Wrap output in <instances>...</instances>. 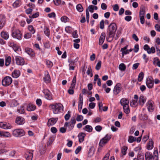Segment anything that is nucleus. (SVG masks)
<instances>
[{
  "instance_id": "1",
  "label": "nucleus",
  "mask_w": 160,
  "mask_h": 160,
  "mask_svg": "<svg viewBox=\"0 0 160 160\" xmlns=\"http://www.w3.org/2000/svg\"><path fill=\"white\" fill-rule=\"evenodd\" d=\"M117 29V25L114 23H112L108 26L107 32L109 38H113Z\"/></svg>"
},
{
  "instance_id": "2",
  "label": "nucleus",
  "mask_w": 160,
  "mask_h": 160,
  "mask_svg": "<svg viewBox=\"0 0 160 160\" xmlns=\"http://www.w3.org/2000/svg\"><path fill=\"white\" fill-rule=\"evenodd\" d=\"M146 160H158V151H154L153 155L150 152H147L145 154Z\"/></svg>"
},
{
  "instance_id": "3",
  "label": "nucleus",
  "mask_w": 160,
  "mask_h": 160,
  "mask_svg": "<svg viewBox=\"0 0 160 160\" xmlns=\"http://www.w3.org/2000/svg\"><path fill=\"white\" fill-rule=\"evenodd\" d=\"M63 107V105L60 103H55L49 106V108L52 110L54 114H58L61 112Z\"/></svg>"
},
{
  "instance_id": "4",
  "label": "nucleus",
  "mask_w": 160,
  "mask_h": 160,
  "mask_svg": "<svg viewBox=\"0 0 160 160\" xmlns=\"http://www.w3.org/2000/svg\"><path fill=\"white\" fill-rule=\"evenodd\" d=\"M76 122L74 118H72L69 122H66L64 125V127H68L69 130H71L73 128Z\"/></svg>"
},
{
  "instance_id": "5",
  "label": "nucleus",
  "mask_w": 160,
  "mask_h": 160,
  "mask_svg": "<svg viewBox=\"0 0 160 160\" xmlns=\"http://www.w3.org/2000/svg\"><path fill=\"white\" fill-rule=\"evenodd\" d=\"M111 135L107 134L103 138H102L99 143V145L102 147L105 144L107 143L111 138Z\"/></svg>"
},
{
  "instance_id": "6",
  "label": "nucleus",
  "mask_w": 160,
  "mask_h": 160,
  "mask_svg": "<svg viewBox=\"0 0 160 160\" xmlns=\"http://www.w3.org/2000/svg\"><path fill=\"white\" fill-rule=\"evenodd\" d=\"M25 134V132L22 129H15L13 132V135L16 137H22Z\"/></svg>"
},
{
  "instance_id": "7",
  "label": "nucleus",
  "mask_w": 160,
  "mask_h": 160,
  "mask_svg": "<svg viewBox=\"0 0 160 160\" xmlns=\"http://www.w3.org/2000/svg\"><path fill=\"white\" fill-rule=\"evenodd\" d=\"M12 82V79L9 76H6L2 81V84L4 86L9 85Z\"/></svg>"
},
{
  "instance_id": "8",
  "label": "nucleus",
  "mask_w": 160,
  "mask_h": 160,
  "mask_svg": "<svg viewBox=\"0 0 160 160\" xmlns=\"http://www.w3.org/2000/svg\"><path fill=\"white\" fill-rule=\"evenodd\" d=\"M144 49L147 51V53L148 54H150L151 53H154L155 52V49L154 47H152L151 48L147 44H145L143 47Z\"/></svg>"
},
{
  "instance_id": "9",
  "label": "nucleus",
  "mask_w": 160,
  "mask_h": 160,
  "mask_svg": "<svg viewBox=\"0 0 160 160\" xmlns=\"http://www.w3.org/2000/svg\"><path fill=\"white\" fill-rule=\"evenodd\" d=\"M154 102L151 100L148 101L147 103V106L148 111L149 112H152L154 108V105H153Z\"/></svg>"
},
{
  "instance_id": "10",
  "label": "nucleus",
  "mask_w": 160,
  "mask_h": 160,
  "mask_svg": "<svg viewBox=\"0 0 160 160\" xmlns=\"http://www.w3.org/2000/svg\"><path fill=\"white\" fill-rule=\"evenodd\" d=\"M21 35L20 33V32L19 30H16L12 32V37L18 40H20L21 39Z\"/></svg>"
},
{
  "instance_id": "11",
  "label": "nucleus",
  "mask_w": 160,
  "mask_h": 160,
  "mask_svg": "<svg viewBox=\"0 0 160 160\" xmlns=\"http://www.w3.org/2000/svg\"><path fill=\"white\" fill-rule=\"evenodd\" d=\"M15 60L17 64L19 65H22L24 63V61L23 58L17 56L15 57Z\"/></svg>"
},
{
  "instance_id": "12",
  "label": "nucleus",
  "mask_w": 160,
  "mask_h": 160,
  "mask_svg": "<svg viewBox=\"0 0 160 160\" xmlns=\"http://www.w3.org/2000/svg\"><path fill=\"white\" fill-rule=\"evenodd\" d=\"M121 85L120 83H117L115 86L113 92L114 94L117 95L118 94L121 90Z\"/></svg>"
},
{
  "instance_id": "13",
  "label": "nucleus",
  "mask_w": 160,
  "mask_h": 160,
  "mask_svg": "<svg viewBox=\"0 0 160 160\" xmlns=\"http://www.w3.org/2000/svg\"><path fill=\"white\" fill-rule=\"evenodd\" d=\"M15 122L18 125H22L25 122V120L22 117H18L16 118Z\"/></svg>"
},
{
  "instance_id": "14",
  "label": "nucleus",
  "mask_w": 160,
  "mask_h": 160,
  "mask_svg": "<svg viewBox=\"0 0 160 160\" xmlns=\"http://www.w3.org/2000/svg\"><path fill=\"white\" fill-rule=\"evenodd\" d=\"M58 118H51L49 119L47 123V125L49 127L55 124L58 120Z\"/></svg>"
},
{
  "instance_id": "15",
  "label": "nucleus",
  "mask_w": 160,
  "mask_h": 160,
  "mask_svg": "<svg viewBox=\"0 0 160 160\" xmlns=\"http://www.w3.org/2000/svg\"><path fill=\"white\" fill-rule=\"evenodd\" d=\"M106 37V34L105 32H102L101 34L99 39L98 44L99 45H102L104 42Z\"/></svg>"
},
{
  "instance_id": "16",
  "label": "nucleus",
  "mask_w": 160,
  "mask_h": 160,
  "mask_svg": "<svg viewBox=\"0 0 160 160\" xmlns=\"http://www.w3.org/2000/svg\"><path fill=\"white\" fill-rule=\"evenodd\" d=\"M146 84L148 88H151L153 86V81L151 80L150 78H148L146 81Z\"/></svg>"
},
{
  "instance_id": "17",
  "label": "nucleus",
  "mask_w": 160,
  "mask_h": 160,
  "mask_svg": "<svg viewBox=\"0 0 160 160\" xmlns=\"http://www.w3.org/2000/svg\"><path fill=\"white\" fill-rule=\"evenodd\" d=\"M45 97L47 99L51 100L52 99V97L50 92L47 90L44 91Z\"/></svg>"
},
{
  "instance_id": "18",
  "label": "nucleus",
  "mask_w": 160,
  "mask_h": 160,
  "mask_svg": "<svg viewBox=\"0 0 160 160\" xmlns=\"http://www.w3.org/2000/svg\"><path fill=\"white\" fill-rule=\"evenodd\" d=\"M86 136V134L84 132L80 133L78 135V137L79 138V141L81 143L83 142L84 138Z\"/></svg>"
},
{
  "instance_id": "19",
  "label": "nucleus",
  "mask_w": 160,
  "mask_h": 160,
  "mask_svg": "<svg viewBox=\"0 0 160 160\" xmlns=\"http://www.w3.org/2000/svg\"><path fill=\"white\" fill-rule=\"evenodd\" d=\"M20 74V72L19 70H15L12 73V76L14 78H17L19 77Z\"/></svg>"
},
{
  "instance_id": "20",
  "label": "nucleus",
  "mask_w": 160,
  "mask_h": 160,
  "mask_svg": "<svg viewBox=\"0 0 160 160\" xmlns=\"http://www.w3.org/2000/svg\"><path fill=\"white\" fill-rule=\"evenodd\" d=\"M43 80L46 82H49L50 81V77L48 72H46Z\"/></svg>"
},
{
  "instance_id": "21",
  "label": "nucleus",
  "mask_w": 160,
  "mask_h": 160,
  "mask_svg": "<svg viewBox=\"0 0 160 160\" xmlns=\"http://www.w3.org/2000/svg\"><path fill=\"white\" fill-rule=\"evenodd\" d=\"M145 13V7L143 5H142L140 7L139 12V16H144Z\"/></svg>"
},
{
  "instance_id": "22",
  "label": "nucleus",
  "mask_w": 160,
  "mask_h": 160,
  "mask_svg": "<svg viewBox=\"0 0 160 160\" xmlns=\"http://www.w3.org/2000/svg\"><path fill=\"white\" fill-rule=\"evenodd\" d=\"M1 37L4 39L7 40L8 39L9 35L8 32H6L5 31H3L1 33Z\"/></svg>"
},
{
  "instance_id": "23",
  "label": "nucleus",
  "mask_w": 160,
  "mask_h": 160,
  "mask_svg": "<svg viewBox=\"0 0 160 160\" xmlns=\"http://www.w3.org/2000/svg\"><path fill=\"white\" fill-rule=\"evenodd\" d=\"M120 103L122 106L127 105H128L129 101L125 98H122L120 100Z\"/></svg>"
},
{
  "instance_id": "24",
  "label": "nucleus",
  "mask_w": 160,
  "mask_h": 160,
  "mask_svg": "<svg viewBox=\"0 0 160 160\" xmlns=\"http://www.w3.org/2000/svg\"><path fill=\"white\" fill-rule=\"evenodd\" d=\"M139 100L140 105L142 106L146 101V98L143 96H140L139 97Z\"/></svg>"
},
{
  "instance_id": "25",
  "label": "nucleus",
  "mask_w": 160,
  "mask_h": 160,
  "mask_svg": "<svg viewBox=\"0 0 160 160\" xmlns=\"http://www.w3.org/2000/svg\"><path fill=\"white\" fill-rule=\"evenodd\" d=\"M98 80V82L97 84L98 86H101V79L100 78H98V74H95L94 76V83H96V81Z\"/></svg>"
},
{
  "instance_id": "26",
  "label": "nucleus",
  "mask_w": 160,
  "mask_h": 160,
  "mask_svg": "<svg viewBox=\"0 0 160 160\" xmlns=\"http://www.w3.org/2000/svg\"><path fill=\"white\" fill-rule=\"evenodd\" d=\"M25 51L26 52L31 56L33 57L34 56V54L32 50L30 48H25Z\"/></svg>"
},
{
  "instance_id": "27",
  "label": "nucleus",
  "mask_w": 160,
  "mask_h": 160,
  "mask_svg": "<svg viewBox=\"0 0 160 160\" xmlns=\"http://www.w3.org/2000/svg\"><path fill=\"white\" fill-rule=\"evenodd\" d=\"M36 106L32 104H29L27 107V110L29 111L34 110L36 109Z\"/></svg>"
},
{
  "instance_id": "28",
  "label": "nucleus",
  "mask_w": 160,
  "mask_h": 160,
  "mask_svg": "<svg viewBox=\"0 0 160 160\" xmlns=\"http://www.w3.org/2000/svg\"><path fill=\"white\" fill-rule=\"evenodd\" d=\"M83 129L88 132H91L92 131V128L91 126L87 125L83 128Z\"/></svg>"
},
{
  "instance_id": "29",
  "label": "nucleus",
  "mask_w": 160,
  "mask_h": 160,
  "mask_svg": "<svg viewBox=\"0 0 160 160\" xmlns=\"http://www.w3.org/2000/svg\"><path fill=\"white\" fill-rule=\"evenodd\" d=\"M27 160H32L33 157V154L32 152H29V154H26L25 156Z\"/></svg>"
},
{
  "instance_id": "30",
  "label": "nucleus",
  "mask_w": 160,
  "mask_h": 160,
  "mask_svg": "<svg viewBox=\"0 0 160 160\" xmlns=\"http://www.w3.org/2000/svg\"><path fill=\"white\" fill-rule=\"evenodd\" d=\"M153 142L152 140H151V141L148 143L147 145V149L148 150L152 149L153 147Z\"/></svg>"
},
{
  "instance_id": "31",
  "label": "nucleus",
  "mask_w": 160,
  "mask_h": 160,
  "mask_svg": "<svg viewBox=\"0 0 160 160\" xmlns=\"http://www.w3.org/2000/svg\"><path fill=\"white\" fill-rule=\"evenodd\" d=\"M11 46L12 47L14 51L16 52L17 51H18L20 49L19 47L15 44L14 43H11Z\"/></svg>"
},
{
  "instance_id": "32",
  "label": "nucleus",
  "mask_w": 160,
  "mask_h": 160,
  "mask_svg": "<svg viewBox=\"0 0 160 160\" xmlns=\"http://www.w3.org/2000/svg\"><path fill=\"white\" fill-rule=\"evenodd\" d=\"M87 74L90 76L91 77H92L93 76V74L92 73V70L91 66H89L88 67V70L86 72Z\"/></svg>"
},
{
  "instance_id": "33",
  "label": "nucleus",
  "mask_w": 160,
  "mask_h": 160,
  "mask_svg": "<svg viewBox=\"0 0 160 160\" xmlns=\"http://www.w3.org/2000/svg\"><path fill=\"white\" fill-rule=\"evenodd\" d=\"M123 109L125 113L126 114H128L130 112V110L128 106V105L123 106Z\"/></svg>"
},
{
  "instance_id": "34",
  "label": "nucleus",
  "mask_w": 160,
  "mask_h": 160,
  "mask_svg": "<svg viewBox=\"0 0 160 160\" xmlns=\"http://www.w3.org/2000/svg\"><path fill=\"white\" fill-rule=\"evenodd\" d=\"M119 69L121 71H125L126 69V66L124 63H121L119 66Z\"/></svg>"
},
{
  "instance_id": "35",
  "label": "nucleus",
  "mask_w": 160,
  "mask_h": 160,
  "mask_svg": "<svg viewBox=\"0 0 160 160\" xmlns=\"http://www.w3.org/2000/svg\"><path fill=\"white\" fill-rule=\"evenodd\" d=\"M11 58L10 56L7 57L5 59V65L6 66H8L10 63Z\"/></svg>"
},
{
  "instance_id": "36",
  "label": "nucleus",
  "mask_w": 160,
  "mask_h": 160,
  "mask_svg": "<svg viewBox=\"0 0 160 160\" xmlns=\"http://www.w3.org/2000/svg\"><path fill=\"white\" fill-rule=\"evenodd\" d=\"M44 32L45 34L48 37H49L50 34V32L49 29L46 27L44 29Z\"/></svg>"
},
{
  "instance_id": "37",
  "label": "nucleus",
  "mask_w": 160,
  "mask_h": 160,
  "mask_svg": "<svg viewBox=\"0 0 160 160\" xmlns=\"http://www.w3.org/2000/svg\"><path fill=\"white\" fill-rule=\"evenodd\" d=\"M136 138L135 137H134L132 136H130L129 137L128 139V142L130 143L133 142L134 141H136Z\"/></svg>"
},
{
  "instance_id": "38",
  "label": "nucleus",
  "mask_w": 160,
  "mask_h": 160,
  "mask_svg": "<svg viewBox=\"0 0 160 160\" xmlns=\"http://www.w3.org/2000/svg\"><path fill=\"white\" fill-rule=\"evenodd\" d=\"M5 22L4 19L0 18V29H2L5 25Z\"/></svg>"
},
{
  "instance_id": "39",
  "label": "nucleus",
  "mask_w": 160,
  "mask_h": 160,
  "mask_svg": "<svg viewBox=\"0 0 160 160\" xmlns=\"http://www.w3.org/2000/svg\"><path fill=\"white\" fill-rule=\"evenodd\" d=\"M77 10L80 12H82L83 11V7L81 4H78L76 6Z\"/></svg>"
},
{
  "instance_id": "40",
  "label": "nucleus",
  "mask_w": 160,
  "mask_h": 160,
  "mask_svg": "<svg viewBox=\"0 0 160 160\" xmlns=\"http://www.w3.org/2000/svg\"><path fill=\"white\" fill-rule=\"evenodd\" d=\"M137 100H132L130 102V106L132 107H135L137 105Z\"/></svg>"
},
{
  "instance_id": "41",
  "label": "nucleus",
  "mask_w": 160,
  "mask_h": 160,
  "mask_svg": "<svg viewBox=\"0 0 160 160\" xmlns=\"http://www.w3.org/2000/svg\"><path fill=\"white\" fill-rule=\"evenodd\" d=\"M28 29L32 34H33L35 32V30L32 25H29L28 26Z\"/></svg>"
},
{
  "instance_id": "42",
  "label": "nucleus",
  "mask_w": 160,
  "mask_h": 160,
  "mask_svg": "<svg viewBox=\"0 0 160 160\" xmlns=\"http://www.w3.org/2000/svg\"><path fill=\"white\" fill-rule=\"evenodd\" d=\"M144 74L143 72H141L138 76V80L139 82H141L143 78Z\"/></svg>"
},
{
  "instance_id": "43",
  "label": "nucleus",
  "mask_w": 160,
  "mask_h": 160,
  "mask_svg": "<svg viewBox=\"0 0 160 160\" xmlns=\"http://www.w3.org/2000/svg\"><path fill=\"white\" fill-rule=\"evenodd\" d=\"M54 138H53L52 137H50L48 141L47 146H49L50 145H51L52 143V142L54 141Z\"/></svg>"
},
{
  "instance_id": "44",
  "label": "nucleus",
  "mask_w": 160,
  "mask_h": 160,
  "mask_svg": "<svg viewBox=\"0 0 160 160\" xmlns=\"http://www.w3.org/2000/svg\"><path fill=\"white\" fill-rule=\"evenodd\" d=\"M79 100L78 101V104H82V105L83 103V96L81 93L79 95Z\"/></svg>"
},
{
  "instance_id": "45",
  "label": "nucleus",
  "mask_w": 160,
  "mask_h": 160,
  "mask_svg": "<svg viewBox=\"0 0 160 160\" xmlns=\"http://www.w3.org/2000/svg\"><path fill=\"white\" fill-rule=\"evenodd\" d=\"M101 61H99L97 63L95 67V69L97 70H98L100 69L101 67Z\"/></svg>"
},
{
  "instance_id": "46",
  "label": "nucleus",
  "mask_w": 160,
  "mask_h": 160,
  "mask_svg": "<svg viewBox=\"0 0 160 160\" xmlns=\"http://www.w3.org/2000/svg\"><path fill=\"white\" fill-rule=\"evenodd\" d=\"M1 135L7 137H10L11 136L10 134L8 132H4L1 133Z\"/></svg>"
},
{
  "instance_id": "47",
  "label": "nucleus",
  "mask_w": 160,
  "mask_h": 160,
  "mask_svg": "<svg viewBox=\"0 0 160 160\" xmlns=\"http://www.w3.org/2000/svg\"><path fill=\"white\" fill-rule=\"evenodd\" d=\"M137 158L138 160H144V155H141L138 153L137 156Z\"/></svg>"
},
{
  "instance_id": "48",
  "label": "nucleus",
  "mask_w": 160,
  "mask_h": 160,
  "mask_svg": "<svg viewBox=\"0 0 160 160\" xmlns=\"http://www.w3.org/2000/svg\"><path fill=\"white\" fill-rule=\"evenodd\" d=\"M17 111L20 113H24L25 112V110L23 108V106L21 107L20 108L17 109Z\"/></svg>"
},
{
  "instance_id": "49",
  "label": "nucleus",
  "mask_w": 160,
  "mask_h": 160,
  "mask_svg": "<svg viewBox=\"0 0 160 160\" xmlns=\"http://www.w3.org/2000/svg\"><path fill=\"white\" fill-rule=\"evenodd\" d=\"M39 16V13L38 12H36V13L33 14L31 16H29V17L30 18H35L38 17Z\"/></svg>"
},
{
  "instance_id": "50",
  "label": "nucleus",
  "mask_w": 160,
  "mask_h": 160,
  "mask_svg": "<svg viewBox=\"0 0 160 160\" xmlns=\"http://www.w3.org/2000/svg\"><path fill=\"white\" fill-rule=\"evenodd\" d=\"M68 62L69 63H70L69 65L74 66V64L76 62H77V61L76 60H72L71 59H69L68 60Z\"/></svg>"
},
{
  "instance_id": "51",
  "label": "nucleus",
  "mask_w": 160,
  "mask_h": 160,
  "mask_svg": "<svg viewBox=\"0 0 160 160\" xmlns=\"http://www.w3.org/2000/svg\"><path fill=\"white\" fill-rule=\"evenodd\" d=\"M54 4L56 6H58L62 3L61 0H53Z\"/></svg>"
},
{
  "instance_id": "52",
  "label": "nucleus",
  "mask_w": 160,
  "mask_h": 160,
  "mask_svg": "<svg viewBox=\"0 0 160 160\" xmlns=\"http://www.w3.org/2000/svg\"><path fill=\"white\" fill-rule=\"evenodd\" d=\"M76 119L78 121H81L83 120V117L81 115H79L78 114Z\"/></svg>"
},
{
  "instance_id": "53",
  "label": "nucleus",
  "mask_w": 160,
  "mask_h": 160,
  "mask_svg": "<svg viewBox=\"0 0 160 160\" xmlns=\"http://www.w3.org/2000/svg\"><path fill=\"white\" fill-rule=\"evenodd\" d=\"M32 34L31 33H28L24 35V38H25L28 39L30 38L32 36Z\"/></svg>"
},
{
  "instance_id": "54",
  "label": "nucleus",
  "mask_w": 160,
  "mask_h": 160,
  "mask_svg": "<svg viewBox=\"0 0 160 160\" xmlns=\"http://www.w3.org/2000/svg\"><path fill=\"white\" fill-rule=\"evenodd\" d=\"M51 131L54 134L57 132L58 130L55 127H52L51 128Z\"/></svg>"
},
{
  "instance_id": "55",
  "label": "nucleus",
  "mask_w": 160,
  "mask_h": 160,
  "mask_svg": "<svg viewBox=\"0 0 160 160\" xmlns=\"http://www.w3.org/2000/svg\"><path fill=\"white\" fill-rule=\"evenodd\" d=\"M46 64L47 66L48 67H51L53 66L52 62L49 60H48L46 61Z\"/></svg>"
},
{
  "instance_id": "56",
  "label": "nucleus",
  "mask_w": 160,
  "mask_h": 160,
  "mask_svg": "<svg viewBox=\"0 0 160 160\" xmlns=\"http://www.w3.org/2000/svg\"><path fill=\"white\" fill-rule=\"evenodd\" d=\"M19 2L18 1H16L13 4V6L14 8H17L19 6Z\"/></svg>"
},
{
  "instance_id": "57",
  "label": "nucleus",
  "mask_w": 160,
  "mask_h": 160,
  "mask_svg": "<svg viewBox=\"0 0 160 160\" xmlns=\"http://www.w3.org/2000/svg\"><path fill=\"white\" fill-rule=\"evenodd\" d=\"M77 31L76 30L72 33L73 37L74 38H77L78 37V35L77 34Z\"/></svg>"
},
{
  "instance_id": "58",
  "label": "nucleus",
  "mask_w": 160,
  "mask_h": 160,
  "mask_svg": "<svg viewBox=\"0 0 160 160\" xmlns=\"http://www.w3.org/2000/svg\"><path fill=\"white\" fill-rule=\"evenodd\" d=\"M139 50V45L138 44H136L134 46V48L133 49L134 52H137Z\"/></svg>"
},
{
  "instance_id": "59",
  "label": "nucleus",
  "mask_w": 160,
  "mask_h": 160,
  "mask_svg": "<svg viewBox=\"0 0 160 160\" xmlns=\"http://www.w3.org/2000/svg\"><path fill=\"white\" fill-rule=\"evenodd\" d=\"M48 16L50 18H55L56 16V14L54 12H52L48 14Z\"/></svg>"
},
{
  "instance_id": "60",
  "label": "nucleus",
  "mask_w": 160,
  "mask_h": 160,
  "mask_svg": "<svg viewBox=\"0 0 160 160\" xmlns=\"http://www.w3.org/2000/svg\"><path fill=\"white\" fill-rule=\"evenodd\" d=\"M95 129L96 131L99 132L102 129V127L100 125H98L95 127Z\"/></svg>"
},
{
  "instance_id": "61",
  "label": "nucleus",
  "mask_w": 160,
  "mask_h": 160,
  "mask_svg": "<svg viewBox=\"0 0 160 160\" xmlns=\"http://www.w3.org/2000/svg\"><path fill=\"white\" fill-rule=\"evenodd\" d=\"M88 9H89V11L91 13H92L93 12L94 10V6L92 5H89L88 7Z\"/></svg>"
},
{
  "instance_id": "62",
  "label": "nucleus",
  "mask_w": 160,
  "mask_h": 160,
  "mask_svg": "<svg viewBox=\"0 0 160 160\" xmlns=\"http://www.w3.org/2000/svg\"><path fill=\"white\" fill-rule=\"evenodd\" d=\"M107 6L104 3H102L101 4V8L103 10H105L107 8Z\"/></svg>"
},
{
  "instance_id": "63",
  "label": "nucleus",
  "mask_w": 160,
  "mask_h": 160,
  "mask_svg": "<svg viewBox=\"0 0 160 160\" xmlns=\"http://www.w3.org/2000/svg\"><path fill=\"white\" fill-rule=\"evenodd\" d=\"M95 106V103L94 102H90L89 104V107L91 109H93Z\"/></svg>"
},
{
  "instance_id": "64",
  "label": "nucleus",
  "mask_w": 160,
  "mask_h": 160,
  "mask_svg": "<svg viewBox=\"0 0 160 160\" xmlns=\"http://www.w3.org/2000/svg\"><path fill=\"white\" fill-rule=\"evenodd\" d=\"M155 28L156 30L157 31L160 32V25L158 24H156L155 25Z\"/></svg>"
}]
</instances>
